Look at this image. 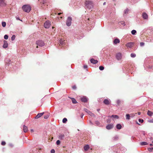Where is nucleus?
<instances>
[{
  "label": "nucleus",
  "mask_w": 153,
  "mask_h": 153,
  "mask_svg": "<svg viewBox=\"0 0 153 153\" xmlns=\"http://www.w3.org/2000/svg\"><path fill=\"white\" fill-rule=\"evenodd\" d=\"M22 8L24 11L25 12L29 13L31 10L30 7L28 5H25L22 6Z\"/></svg>",
  "instance_id": "nucleus-1"
},
{
  "label": "nucleus",
  "mask_w": 153,
  "mask_h": 153,
  "mask_svg": "<svg viewBox=\"0 0 153 153\" xmlns=\"http://www.w3.org/2000/svg\"><path fill=\"white\" fill-rule=\"evenodd\" d=\"M85 6L89 9L91 8L92 7L93 3L91 1H86L85 2Z\"/></svg>",
  "instance_id": "nucleus-2"
},
{
  "label": "nucleus",
  "mask_w": 153,
  "mask_h": 153,
  "mask_svg": "<svg viewBox=\"0 0 153 153\" xmlns=\"http://www.w3.org/2000/svg\"><path fill=\"white\" fill-rule=\"evenodd\" d=\"M36 44L37 45L36 46V48H38V46H43L44 45L45 43L44 42L41 40H39L36 42Z\"/></svg>",
  "instance_id": "nucleus-3"
},
{
  "label": "nucleus",
  "mask_w": 153,
  "mask_h": 153,
  "mask_svg": "<svg viewBox=\"0 0 153 153\" xmlns=\"http://www.w3.org/2000/svg\"><path fill=\"white\" fill-rule=\"evenodd\" d=\"M72 20V19L71 17H69L66 20V25L67 26H71Z\"/></svg>",
  "instance_id": "nucleus-4"
},
{
  "label": "nucleus",
  "mask_w": 153,
  "mask_h": 153,
  "mask_svg": "<svg viewBox=\"0 0 153 153\" xmlns=\"http://www.w3.org/2000/svg\"><path fill=\"white\" fill-rule=\"evenodd\" d=\"M51 25V23L50 21H46L44 24L45 27L47 28H49Z\"/></svg>",
  "instance_id": "nucleus-5"
},
{
  "label": "nucleus",
  "mask_w": 153,
  "mask_h": 153,
  "mask_svg": "<svg viewBox=\"0 0 153 153\" xmlns=\"http://www.w3.org/2000/svg\"><path fill=\"white\" fill-rule=\"evenodd\" d=\"M84 111L91 116L92 117H95V116L94 114L92 113L90 111H88L87 109L85 108L84 109Z\"/></svg>",
  "instance_id": "nucleus-6"
},
{
  "label": "nucleus",
  "mask_w": 153,
  "mask_h": 153,
  "mask_svg": "<svg viewBox=\"0 0 153 153\" xmlns=\"http://www.w3.org/2000/svg\"><path fill=\"white\" fill-rule=\"evenodd\" d=\"M122 54L120 53H118L116 54V58L117 59L119 60L122 58Z\"/></svg>",
  "instance_id": "nucleus-7"
},
{
  "label": "nucleus",
  "mask_w": 153,
  "mask_h": 153,
  "mask_svg": "<svg viewBox=\"0 0 153 153\" xmlns=\"http://www.w3.org/2000/svg\"><path fill=\"white\" fill-rule=\"evenodd\" d=\"M103 102L105 104L107 105H109L110 103V101L107 99H105Z\"/></svg>",
  "instance_id": "nucleus-8"
},
{
  "label": "nucleus",
  "mask_w": 153,
  "mask_h": 153,
  "mask_svg": "<svg viewBox=\"0 0 153 153\" xmlns=\"http://www.w3.org/2000/svg\"><path fill=\"white\" fill-rule=\"evenodd\" d=\"M44 114V112H42L41 113H39L37 114V115L35 117V119H38L39 117H42Z\"/></svg>",
  "instance_id": "nucleus-9"
},
{
  "label": "nucleus",
  "mask_w": 153,
  "mask_h": 153,
  "mask_svg": "<svg viewBox=\"0 0 153 153\" xmlns=\"http://www.w3.org/2000/svg\"><path fill=\"white\" fill-rule=\"evenodd\" d=\"M134 44V43L132 42H130L127 43L126 45V46L128 47L131 48V47Z\"/></svg>",
  "instance_id": "nucleus-10"
},
{
  "label": "nucleus",
  "mask_w": 153,
  "mask_h": 153,
  "mask_svg": "<svg viewBox=\"0 0 153 153\" xmlns=\"http://www.w3.org/2000/svg\"><path fill=\"white\" fill-rule=\"evenodd\" d=\"M3 47L4 48H6L7 47H8V43L7 42L6 40H4V44L3 46Z\"/></svg>",
  "instance_id": "nucleus-11"
},
{
  "label": "nucleus",
  "mask_w": 153,
  "mask_h": 153,
  "mask_svg": "<svg viewBox=\"0 0 153 153\" xmlns=\"http://www.w3.org/2000/svg\"><path fill=\"white\" fill-rule=\"evenodd\" d=\"M90 62L93 64H96L98 62V61L97 60H95L94 59L92 58L90 59Z\"/></svg>",
  "instance_id": "nucleus-12"
},
{
  "label": "nucleus",
  "mask_w": 153,
  "mask_h": 153,
  "mask_svg": "<svg viewBox=\"0 0 153 153\" xmlns=\"http://www.w3.org/2000/svg\"><path fill=\"white\" fill-rule=\"evenodd\" d=\"M6 4L4 0H0V5L3 6H5Z\"/></svg>",
  "instance_id": "nucleus-13"
},
{
  "label": "nucleus",
  "mask_w": 153,
  "mask_h": 153,
  "mask_svg": "<svg viewBox=\"0 0 153 153\" xmlns=\"http://www.w3.org/2000/svg\"><path fill=\"white\" fill-rule=\"evenodd\" d=\"M113 126L112 124H109L106 126V128L107 129H110L113 128Z\"/></svg>",
  "instance_id": "nucleus-14"
},
{
  "label": "nucleus",
  "mask_w": 153,
  "mask_h": 153,
  "mask_svg": "<svg viewBox=\"0 0 153 153\" xmlns=\"http://www.w3.org/2000/svg\"><path fill=\"white\" fill-rule=\"evenodd\" d=\"M120 40L119 39H115L114 40V42H113L114 43L115 45H116L117 43H120Z\"/></svg>",
  "instance_id": "nucleus-15"
},
{
  "label": "nucleus",
  "mask_w": 153,
  "mask_h": 153,
  "mask_svg": "<svg viewBox=\"0 0 153 153\" xmlns=\"http://www.w3.org/2000/svg\"><path fill=\"white\" fill-rule=\"evenodd\" d=\"M81 100L82 102H87L88 100L87 98L85 97H83L81 98Z\"/></svg>",
  "instance_id": "nucleus-16"
},
{
  "label": "nucleus",
  "mask_w": 153,
  "mask_h": 153,
  "mask_svg": "<svg viewBox=\"0 0 153 153\" xmlns=\"http://www.w3.org/2000/svg\"><path fill=\"white\" fill-rule=\"evenodd\" d=\"M65 43V40L62 39H60L59 41V45H62L64 44Z\"/></svg>",
  "instance_id": "nucleus-17"
},
{
  "label": "nucleus",
  "mask_w": 153,
  "mask_h": 153,
  "mask_svg": "<svg viewBox=\"0 0 153 153\" xmlns=\"http://www.w3.org/2000/svg\"><path fill=\"white\" fill-rule=\"evenodd\" d=\"M39 1L40 3V5L43 8H44V7H43V5L44 4V1L43 0H39Z\"/></svg>",
  "instance_id": "nucleus-18"
},
{
  "label": "nucleus",
  "mask_w": 153,
  "mask_h": 153,
  "mask_svg": "<svg viewBox=\"0 0 153 153\" xmlns=\"http://www.w3.org/2000/svg\"><path fill=\"white\" fill-rule=\"evenodd\" d=\"M89 146L88 145H87L85 146L84 147V149L85 151L88 150L89 149Z\"/></svg>",
  "instance_id": "nucleus-19"
},
{
  "label": "nucleus",
  "mask_w": 153,
  "mask_h": 153,
  "mask_svg": "<svg viewBox=\"0 0 153 153\" xmlns=\"http://www.w3.org/2000/svg\"><path fill=\"white\" fill-rule=\"evenodd\" d=\"M143 17L144 19H146L148 18V15L147 14L145 13H143Z\"/></svg>",
  "instance_id": "nucleus-20"
},
{
  "label": "nucleus",
  "mask_w": 153,
  "mask_h": 153,
  "mask_svg": "<svg viewBox=\"0 0 153 153\" xmlns=\"http://www.w3.org/2000/svg\"><path fill=\"white\" fill-rule=\"evenodd\" d=\"M23 131L25 132H26L28 131L27 127L25 125L23 126Z\"/></svg>",
  "instance_id": "nucleus-21"
},
{
  "label": "nucleus",
  "mask_w": 153,
  "mask_h": 153,
  "mask_svg": "<svg viewBox=\"0 0 153 153\" xmlns=\"http://www.w3.org/2000/svg\"><path fill=\"white\" fill-rule=\"evenodd\" d=\"M116 128L118 129H120L122 128V126L121 124H118L116 126Z\"/></svg>",
  "instance_id": "nucleus-22"
},
{
  "label": "nucleus",
  "mask_w": 153,
  "mask_h": 153,
  "mask_svg": "<svg viewBox=\"0 0 153 153\" xmlns=\"http://www.w3.org/2000/svg\"><path fill=\"white\" fill-rule=\"evenodd\" d=\"M147 114L149 116H152L153 114V113L152 112L148 110L147 112Z\"/></svg>",
  "instance_id": "nucleus-23"
},
{
  "label": "nucleus",
  "mask_w": 153,
  "mask_h": 153,
  "mask_svg": "<svg viewBox=\"0 0 153 153\" xmlns=\"http://www.w3.org/2000/svg\"><path fill=\"white\" fill-rule=\"evenodd\" d=\"M71 99L73 103L74 104H76L77 103L76 101L74 98H71Z\"/></svg>",
  "instance_id": "nucleus-24"
},
{
  "label": "nucleus",
  "mask_w": 153,
  "mask_h": 153,
  "mask_svg": "<svg viewBox=\"0 0 153 153\" xmlns=\"http://www.w3.org/2000/svg\"><path fill=\"white\" fill-rule=\"evenodd\" d=\"M109 117H112L114 118H116V119H118L119 117L118 115H111V117L109 116Z\"/></svg>",
  "instance_id": "nucleus-25"
},
{
  "label": "nucleus",
  "mask_w": 153,
  "mask_h": 153,
  "mask_svg": "<svg viewBox=\"0 0 153 153\" xmlns=\"http://www.w3.org/2000/svg\"><path fill=\"white\" fill-rule=\"evenodd\" d=\"M140 144L142 146H144L147 145V143L145 142H143L140 143Z\"/></svg>",
  "instance_id": "nucleus-26"
},
{
  "label": "nucleus",
  "mask_w": 153,
  "mask_h": 153,
  "mask_svg": "<svg viewBox=\"0 0 153 153\" xmlns=\"http://www.w3.org/2000/svg\"><path fill=\"white\" fill-rule=\"evenodd\" d=\"M64 136L63 134H61L59 135V138L60 139H62L64 137Z\"/></svg>",
  "instance_id": "nucleus-27"
},
{
  "label": "nucleus",
  "mask_w": 153,
  "mask_h": 153,
  "mask_svg": "<svg viewBox=\"0 0 153 153\" xmlns=\"http://www.w3.org/2000/svg\"><path fill=\"white\" fill-rule=\"evenodd\" d=\"M126 119L127 120H129L130 119V115L129 114H127L126 115Z\"/></svg>",
  "instance_id": "nucleus-28"
},
{
  "label": "nucleus",
  "mask_w": 153,
  "mask_h": 153,
  "mask_svg": "<svg viewBox=\"0 0 153 153\" xmlns=\"http://www.w3.org/2000/svg\"><path fill=\"white\" fill-rule=\"evenodd\" d=\"M67 121V119L66 118H64L62 120V122L63 123H65Z\"/></svg>",
  "instance_id": "nucleus-29"
},
{
  "label": "nucleus",
  "mask_w": 153,
  "mask_h": 153,
  "mask_svg": "<svg viewBox=\"0 0 153 153\" xmlns=\"http://www.w3.org/2000/svg\"><path fill=\"white\" fill-rule=\"evenodd\" d=\"M131 33L133 35H134L136 33V30H132Z\"/></svg>",
  "instance_id": "nucleus-30"
},
{
  "label": "nucleus",
  "mask_w": 153,
  "mask_h": 153,
  "mask_svg": "<svg viewBox=\"0 0 153 153\" xmlns=\"http://www.w3.org/2000/svg\"><path fill=\"white\" fill-rule=\"evenodd\" d=\"M2 25L3 27H5L6 25V23L5 22H2Z\"/></svg>",
  "instance_id": "nucleus-31"
},
{
  "label": "nucleus",
  "mask_w": 153,
  "mask_h": 153,
  "mask_svg": "<svg viewBox=\"0 0 153 153\" xmlns=\"http://www.w3.org/2000/svg\"><path fill=\"white\" fill-rule=\"evenodd\" d=\"M99 69L101 71L103 70L104 69V67L102 66H100L99 67Z\"/></svg>",
  "instance_id": "nucleus-32"
},
{
  "label": "nucleus",
  "mask_w": 153,
  "mask_h": 153,
  "mask_svg": "<svg viewBox=\"0 0 153 153\" xmlns=\"http://www.w3.org/2000/svg\"><path fill=\"white\" fill-rule=\"evenodd\" d=\"M136 55L135 54L132 53L131 54V57L134 58L136 56Z\"/></svg>",
  "instance_id": "nucleus-33"
},
{
  "label": "nucleus",
  "mask_w": 153,
  "mask_h": 153,
  "mask_svg": "<svg viewBox=\"0 0 153 153\" xmlns=\"http://www.w3.org/2000/svg\"><path fill=\"white\" fill-rule=\"evenodd\" d=\"M129 11V10L128 9H125L124 10V13L125 14H127Z\"/></svg>",
  "instance_id": "nucleus-34"
},
{
  "label": "nucleus",
  "mask_w": 153,
  "mask_h": 153,
  "mask_svg": "<svg viewBox=\"0 0 153 153\" xmlns=\"http://www.w3.org/2000/svg\"><path fill=\"white\" fill-rule=\"evenodd\" d=\"M4 38L5 39H7L8 38V36L7 35H5L4 36Z\"/></svg>",
  "instance_id": "nucleus-35"
},
{
  "label": "nucleus",
  "mask_w": 153,
  "mask_h": 153,
  "mask_svg": "<svg viewBox=\"0 0 153 153\" xmlns=\"http://www.w3.org/2000/svg\"><path fill=\"white\" fill-rule=\"evenodd\" d=\"M10 61L8 59H7L5 60V62L7 63H9V62H10Z\"/></svg>",
  "instance_id": "nucleus-36"
},
{
  "label": "nucleus",
  "mask_w": 153,
  "mask_h": 153,
  "mask_svg": "<svg viewBox=\"0 0 153 153\" xmlns=\"http://www.w3.org/2000/svg\"><path fill=\"white\" fill-rule=\"evenodd\" d=\"M49 117V115H45L44 116V118L45 119H47Z\"/></svg>",
  "instance_id": "nucleus-37"
},
{
  "label": "nucleus",
  "mask_w": 153,
  "mask_h": 153,
  "mask_svg": "<svg viewBox=\"0 0 153 153\" xmlns=\"http://www.w3.org/2000/svg\"><path fill=\"white\" fill-rule=\"evenodd\" d=\"M15 38V36L14 35H13L11 37V40H14Z\"/></svg>",
  "instance_id": "nucleus-38"
},
{
  "label": "nucleus",
  "mask_w": 153,
  "mask_h": 153,
  "mask_svg": "<svg viewBox=\"0 0 153 153\" xmlns=\"http://www.w3.org/2000/svg\"><path fill=\"white\" fill-rule=\"evenodd\" d=\"M120 102H121V101H120V100H117V105H119Z\"/></svg>",
  "instance_id": "nucleus-39"
},
{
  "label": "nucleus",
  "mask_w": 153,
  "mask_h": 153,
  "mask_svg": "<svg viewBox=\"0 0 153 153\" xmlns=\"http://www.w3.org/2000/svg\"><path fill=\"white\" fill-rule=\"evenodd\" d=\"M143 119H139V121L140 122H141V123H142L143 122Z\"/></svg>",
  "instance_id": "nucleus-40"
},
{
  "label": "nucleus",
  "mask_w": 153,
  "mask_h": 153,
  "mask_svg": "<svg viewBox=\"0 0 153 153\" xmlns=\"http://www.w3.org/2000/svg\"><path fill=\"white\" fill-rule=\"evenodd\" d=\"M56 143L57 145H59L60 143V141L59 140H57L56 142Z\"/></svg>",
  "instance_id": "nucleus-41"
},
{
  "label": "nucleus",
  "mask_w": 153,
  "mask_h": 153,
  "mask_svg": "<svg viewBox=\"0 0 153 153\" xmlns=\"http://www.w3.org/2000/svg\"><path fill=\"white\" fill-rule=\"evenodd\" d=\"M6 144V143L4 141L2 142L1 144L3 146H4Z\"/></svg>",
  "instance_id": "nucleus-42"
},
{
  "label": "nucleus",
  "mask_w": 153,
  "mask_h": 153,
  "mask_svg": "<svg viewBox=\"0 0 153 153\" xmlns=\"http://www.w3.org/2000/svg\"><path fill=\"white\" fill-rule=\"evenodd\" d=\"M95 124L97 125H100V122L98 121L95 122Z\"/></svg>",
  "instance_id": "nucleus-43"
},
{
  "label": "nucleus",
  "mask_w": 153,
  "mask_h": 153,
  "mask_svg": "<svg viewBox=\"0 0 153 153\" xmlns=\"http://www.w3.org/2000/svg\"><path fill=\"white\" fill-rule=\"evenodd\" d=\"M153 149V148H149L148 149V150L150 152H152V150Z\"/></svg>",
  "instance_id": "nucleus-44"
},
{
  "label": "nucleus",
  "mask_w": 153,
  "mask_h": 153,
  "mask_svg": "<svg viewBox=\"0 0 153 153\" xmlns=\"http://www.w3.org/2000/svg\"><path fill=\"white\" fill-rule=\"evenodd\" d=\"M144 45V43H143V42H140V45L141 46H143Z\"/></svg>",
  "instance_id": "nucleus-45"
},
{
  "label": "nucleus",
  "mask_w": 153,
  "mask_h": 153,
  "mask_svg": "<svg viewBox=\"0 0 153 153\" xmlns=\"http://www.w3.org/2000/svg\"><path fill=\"white\" fill-rule=\"evenodd\" d=\"M55 151L54 149H52L51 150V153H55Z\"/></svg>",
  "instance_id": "nucleus-46"
},
{
  "label": "nucleus",
  "mask_w": 153,
  "mask_h": 153,
  "mask_svg": "<svg viewBox=\"0 0 153 153\" xmlns=\"http://www.w3.org/2000/svg\"><path fill=\"white\" fill-rule=\"evenodd\" d=\"M72 88L74 89H75L76 88V85H74L72 87Z\"/></svg>",
  "instance_id": "nucleus-47"
},
{
  "label": "nucleus",
  "mask_w": 153,
  "mask_h": 153,
  "mask_svg": "<svg viewBox=\"0 0 153 153\" xmlns=\"http://www.w3.org/2000/svg\"><path fill=\"white\" fill-rule=\"evenodd\" d=\"M84 68L85 69L86 68H87V66L86 65H84Z\"/></svg>",
  "instance_id": "nucleus-48"
},
{
  "label": "nucleus",
  "mask_w": 153,
  "mask_h": 153,
  "mask_svg": "<svg viewBox=\"0 0 153 153\" xmlns=\"http://www.w3.org/2000/svg\"><path fill=\"white\" fill-rule=\"evenodd\" d=\"M83 115H84V114H83V113H82V114H81L80 116H81V118H82V117H83Z\"/></svg>",
  "instance_id": "nucleus-49"
},
{
  "label": "nucleus",
  "mask_w": 153,
  "mask_h": 153,
  "mask_svg": "<svg viewBox=\"0 0 153 153\" xmlns=\"http://www.w3.org/2000/svg\"><path fill=\"white\" fill-rule=\"evenodd\" d=\"M131 117H133L135 116V115L134 114H131Z\"/></svg>",
  "instance_id": "nucleus-50"
},
{
  "label": "nucleus",
  "mask_w": 153,
  "mask_h": 153,
  "mask_svg": "<svg viewBox=\"0 0 153 153\" xmlns=\"http://www.w3.org/2000/svg\"><path fill=\"white\" fill-rule=\"evenodd\" d=\"M16 19H17V20H20V21H22V20H21L20 19H19V17H16Z\"/></svg>",
  "instance_id": "nucleus-51"
},
{
  "label": "nucleus",
  "mask_w": 153,
  "mask_h": 153,
  "mask_svg": "<svg viewBox=\"0 0 153 153\" xmlns=\"http://www.w3.org/2000/svg\"><path fill=\"white\" fill-rule=\"evenodd\" d=\"M137 114L138 115H140L141 114V113L140 112H137Z\"/></svg>",
  "instance_id": "nucleus-52"
},
{
  "label": "nucleus",
  "mask_w": 153,
  "mask_h": 153,
  "mask_svg": "<svg viewBox=\"0 0 153 153\" xmlns=\"http://www.w3.org/2000/svg\"><path fill=\"white\" fill-rule=\"evenodd\" d=\"M30 131L31 132H34L33 130L32 129L30 130Z\"/></svg>",
  "instance_id": "nucleus-53"
},
{
  "label": "nucleus",
  "mask_w": 153,
  "mask_h": 153,
  "mask_svg": "<svg viewBox=\"0 0 153 153\" xmlns=\"http://www.w3.org/2000/svg\"><path fill=\"white\" fill-rule=\"evenodd\" d=\"M150 146H153V144H150Z\"/></svg>",
  "instance_id": "nucleus-54"
},
{
  "label": "nucleus",
  "mask_w": 153,
  "mask_h": 153,
  "mask_svg": "<svg viewBox=\"0 0 153 153\" xmlns=\"http://www.w3.org/2000/svg\"><path fill=\"white\" fill-rule=\"evenodd\" d=\"M61 14V13H58V15H60Z\"/></svg>",
  "instance_id": "nucleus-55"
},
{
  "label": "nucleus",
  "mask_w": 153,
  "mask_h": 153,
  "mask_svg": "<svg viewBox=\"0 0 153 153\" xmlns=\"http://www.w3.org/2000/svg\"><path fill=\"white\" fill-rule=\"evenodd\" d=\"M106 4V2H105L104 3H103V5H105Z\"/></svg>",
  "instance_id": "nucleus-56"
},
{
  "label": "nucleus",
  "mask_w": 153,
  "mask_h": 153,
  "mask_svg": "<svg viewBox=\"0 0 153 153\" xmlns=\"http://www.w3.org/2000/svg\"><path fill=\"white\" fill-rule=\"evenodd\" d=\"M137 123L139 125H140V124H139V123H138L137 122Z\"/></svg>",
  "instance_id": "nucleus-57"
},
{
  "label": "nucleus",
  "mask_w": 153,
  "mask_h": 153,
  "mask_svg": "<svg viewBox=\"0 0 153 153\" xmlns=\"http://www.w3.org/2000/svg\"><path fill=\"white\" fill-rule=\"evenodd\" d=\"M39 149L40 150H41L42 149L41 148H39Z\"/></svg>",
  "instance_id": "nucleus-58"
},
{
  "label": "nucleus",
  "mask_w": 153,
  "mask_h": 153,
  "mask_svg": "<svg viewBox=\"0 0 153 153\" xmlns=\"http://www.w3.org/2000/svg\"><path fill=\"white\" fill-rule=\"evenodd\" d=\"M100 110V109H97V111H98Z\"/></svg>",
  "instance_id": "nucleus-59"
},
{
  "label": "nucleus",
  "mask_w": 153,
  "mask_h": 153,
  "mask_svg": "<svg viewBox=\"0 0 153 153\" xmlns=\"http://www.w3.org/2000/svg\"><path fill=\"white\" fill-rule=\"evenodd\" d=\"M53 139V137H52V139Z\"/></svg>",
  "instance_id": "nucleus-60"
},
{
  "label": "nucleus",
  "mask_w": 153,
  "mask_h": 153,
  "mask_svg": "<svg viewBox=\"0 0 153 153\" xmlns=\"http://www.w3.org/2000/svg\"><path fill=\"white\" fill-rule=\"evenodd\" d=\"M54 28V27H52V28Z\"/></svg>",
  "instance_id": "nucleus-61"
},
{
  "label": "nucleus",
  "mask_w": 153,
  "mask_h": 153,
  "mask_svg": "<svg viewBox=\"0 0 153 153\" xmlns=\"http://www.w3.org/2000/svg\"><path fill=\"white\" fill-rule=\"evenodd\" d=\"M61 18H62V17H61Z\"/></svg>",
  "instance_id": "nucleus-62"
},
{
  "label": "nucleus",
  "mask_w": 153,
  "mask_h": 153,
  "mask_svg": "<svg viewBox=\"0 0 153 153\" xmlns=\"http://www.w3.org/2000/svg\"><path fill=\"white\" fill-rule=\"evenodd\" d=\"M152 143H153V141H152Z\"/></svg>",
  "instance_id": "nucleus-63"
}]
</instances>
